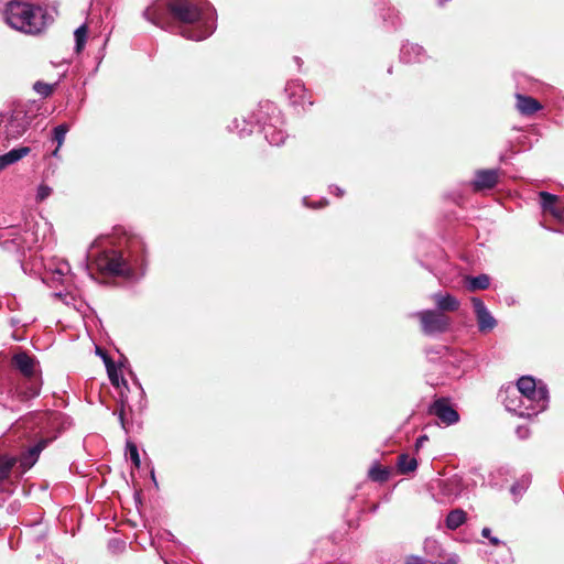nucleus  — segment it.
I'll return each instance as SVG.
<instances>
[{
    "label": "nucleus",
    "instance_id": "obj_23",
    "mask_svg": "<svg viewBox=\"0 0 564 564\" xmlns=\"http://www.w3.org/2000/svg\"><path fill=\"white\" fill-rule=\"evenodd\" d=\"M390 475V469L388 467H382L378 463H375L368 471L369 478L372 481L380 484L386 482L389 479Z\"/></svg>",
    "mask_w": 564,
    "mask_h": 564
},
{
    "label": "nucleus",
    "instance_id": "obj_4",
    "mask_svg": "<svg viewBox=\"0 0 564 564\" xmlns=\"http://www.w3.org/2000/svg\"><path fill=\"white\" fill-rule=\"evenodd\" d=\"M12 365L26 380L25 388L22 391L23 399L29 400L37 397L41 392L42 380L35 357L25 351H20L13 356Z\"/></svg>",
    "mask_w": 564,
    "mask_h": 564
},
{
    "label": "nucleus",
    "instance_id": "obj_49",
    "mask_svg": "<svg viewBox=\"0 0 564 564\" xmlns=\"http://www.w3.org/2000/svg\"><path fill=\"white\" fill-rule=\"evenodd\" d=\"M167 534H169V536H171V539H170V540H171V541H173V540H174L173 534H172L171 532H169Z\"/></svg>",
    "mask_w": 564,
    "mask_h": 564
},
{
    "label": "nucleus",
    "instance_id": "obj_27",
    "mask_svg": "<svg viewBox=\"0 0 564 564\" xmlns=\"http://www.w3.org/2000/svg\"><path fill=\"white\" fill-rule=\"evenodd\" d=\"M379 10L384 22L389 23L391 26H397L399 24V13L393 8L386 7L383 4Z\"/></svg>",
    "mask_w": 564,
    "mask_h": 564
},
{
    "label": "nucleus",
    "instance_id": "obj_35",
    "mask_svg": "<svg viewBox=\"0 0 564 564\" xmlns=\"http://www.w3.org/2000/svg\"><path fill=\"white\" fill-rule=\"evenodd\" d=\"M302 202H303L304 206H306L308 208H313V209L323 208L328 204V200L326 198H321L316 202H308V197H306V196L303 197Z\"/></svg>",
    "mask_w": 564,
    "mask_h": 564
},
{
    "label": "nucleus",
    "instance_id": "obj_28",
    "mask_svg": "<svg viewBox=\"0 0 564 564\" xmlns=\"http://www.w3.org/2000/svg\"><path fill=\"white\" fill-rule=\"evenodd\" d=\"M530 482H531V477L524 475V476L521 477V479H519L518 481H516L511 486L510 492L514 497H521L525 492V490L528 489Z\"/></svg>",
    "mask_w": 564,
    "mask_h": 564
},
{
    "label": "nucleus",
    "instance_id": "obj_29",
    "mask_svg": "<svg viewBox=\"0 0 564 564\" xmlns=\"http://www.w3.org/2000/svg\"><path fill=\"white\" fill-rule=\"evenodd\" d=\"M87 33H88V28L86 24H82L80 26H78L75 30L74 36H75L77 52H80L84 48V46L86 44V40H87Z\"/></svg>",
    "mask_w": 564,
    "mask_h": 564
},
{
    "label": "nucleus",
    "instance_id": "obj_20",
    "mask_svg": "<svg viewBox=\"0 0 564 564\" xmlns=\"http://www.w3.org/2000/svg\"><path fill=\"white\" fill-rule=\"evenodd\" d=\"M30 149L28 147H21L10 150L9 152L0 155V172L6 170L8 166L14 164L20 161L26 154H29Z\"/></svg>",
    "mask_w": 564,
    "mask_h": 564
},
{
    "label": "nucleus",
    "instance_id": "obj_30",
    "mask_svg": "<svg viewBox=\"0 0 564 564\" xmlns=\"http://www.w3.org/2000/svg\"><path fill=\"white\" fill-rule=\"evenodd\" d=\"M20 116V112L12 116L10 122H9V126H8V133L12 135V138H17L18 135L21 134L22 131L25 130V122L24 120L22 119V122H19L18 126H17V129H14V123L15 121H18V117Z\"/></svg>",
    "mask_w": 564,
    "mask_h": 564
},
{
    "label": "nucleus",
    "instance_id": "obj_16",
    "mask_svg": "<svg viewBox=\"0 0 564 564\" xmlns=\"http://www.w3.org/2000/svg\"><path fill=\"white\" fill-rule=\"evenodd\" d=\"M432 299L435 302L436 311L442 313L444 312H455L459 308V301L452 294L445 292H437L432 295Z\"/></svg>",
    "mask_w": 564,
    "mask_h": 564
},
{
    "label": "nucleus",
    "instance_id": "obj_25",
    "mask_svg": "<svg viewBox=\"0 0 564 564\" xmlns=\"http://www.w3.org/2000/svg\"><path fill=\"white\" fill-rule=\"evenodd\" d=\"M452 360H454V365H452V364L444 365L442 362V365L440 366V368L437 369L436 372H438L440 375H443V376L458 377L459 375L457 373V369L462 361V352L454 351V357L452 358Z\"/></svg>",
    "mask_w": 564,
    "mask_h": 564
},
{
    "label": "nucleus",
    "instance_id": "obj_36",
    "mask_svg": "<svg viewBox=\"0 0 564 564\" xmlns=\"http://www.w3.org/2000/svg\"><path fill=\"white\" fill-rule=\"evenodd\" d=\"M51 194H52V188H51L48 185L41 184V185L37 187V192H36V199H37L39 202H42V200H44L45 198H47Z\"/></svg>",
    "mask_w": 564,
    "mask_h": 564
},
{
    "label": "nucleus",
    "instance_id": "obj_17",
    "mask_svg": "<svg viewBox=\"0 0 564 564\" xmlns=\"http://www.w3.org/2000/svg\"><path fill=\"white\" fill-rule=\"evenodd\" d=\"M104 362L106 365L107 373L111 384L120 390L130 391V387L127 380L122 377L113 361L108 356H105Z\"/></svg>",
    "mask_w": 564,
    "mask_h": 564
},
{
    "label": "nucleus",
    "instance_id": "obj_11",
    "mask_svg": "<svg viewBox=\"0 0 564 564\" xmlns=\"http://www.w3.org/2000/svg\"><path fill=\"white\" fill-rule=\"evenodd\" d=\"M500 174L499 169L476 170L470 186L475 193L490 191L498 184Z\"/></svg>",
    "mask_w": 564,
    "mask_h": 564
},
{
    "label": "nucleus",
    "instance_id": "obj_47",
    "mask_svg": "<svg viewBox=\"0 0 564 564\" xmlns=\"http://www.w3.org/2000/svg\"><path fill=\"white\" fill-rule=\"evenodd\" d=\"M62 144H63L62 142H58V143H57V148L52 152V154H53L54 156H56V155H57L58 149H59V147H61Z\"/></svg>",
    "mask_w": 564,
    "mask_h": 564
},
{
    "label": "nucleus",
    "instance_id": "obj_40",
    "mask_svg": "<svg viewBox=\"0 0 564 564\" xmlns=\"http://www.w3.org/2000/svg\"><path fill=\"white\" fill-rule=\"evenodd\" d=\"M429 441V437L427 435L423 434V435H420L416 440H415V444H414V449L416 452H419L423 446L424 444Z\"/></svg>",
    "mask_w": 564,
    "mask_h": 564
},
{
    "label": "nucleus",
    "instance_id": "obj_19",
    "mask_svg": "<svg viewBox=\"0 0 564 564\" xmlns=\"http://www.w3.org/2000/svg\"><path fill=\"white\" fill-rule=\"evenodd\" d=\"M47 444L48 440H41L31 446L26 453L22 455L21 465L24 468H31L37 462L41 452L46 447Z\"/></svg>",
    "mask_w": 564,
    "mask_h": 564
},
{
    "label": "nucleus",
    "instance_id": "obj_6",
    "mask_svg": "<svg viewBox=\"0 0 564 564\" xmlns=\"http://www.w3.org/2000/svg\"><path fill=\"white\" fill-rule=\"evenodd\" d=\"M508 389H519L521 395L530 397L535 405V411H545L549 406L550 395L546 384L536 383L531 376H522L518 379L516 386H509Z\"/></svg>",
    "mask_w": 564,
    "mask_h": 564
},
{
    "label": "nucleus",
    "instance_id": "obj_10",
    "mask_svg": "<svg viewBox=\"0 0 564 564\" xmlns=\"http://www.w3.org/2000/svg\"><path fill=\"white\" fill-rule=\"evenodd\" d=\"M429 413L437 417L445 426L459 422V414L446 398L435 399L429 406Z\"/></svg>",
    "mask_w": 564,
    "mask_h": 564
},
{
    "label": "nucleus",
    "instance_id": "obj_3",
    "mask_svg": "<svg viewBox=\"0 0 564 564\" xmlns=\"http://www.w3.org/2000/svg\"><path fill=\"white\" fill-rule=\"evenodd\" d=\"M4 21L25 34H39L47 26V12L41 6L19 0H0Z\"/></svg>",
    "mask_w": 564,
    "mask_h": 564
},
{
    "label": "nucleus",
    "instance_id": "obj_41",
    "mask_svg": "<svg viewBox=\"0 0 564 564\" xmlns=\"http://www.w3.org/2000/svg\"><path fill=\"white\" fill-rule=\"evenodd\" d=\"M405 564H434L419 556H411Z\"/></svg>",
    "mask_w": 564,
    "mask_h": 564
},
{
    "label": "nucleus",
    "instance_id": "obj_48",
    "mask_svg": "<svg viewBox=\"0 0 564 564\" xmlns=\"http://www.w3.org/2000/svg\"><path fill=\"white\" fill-rule=\"evenodd\" d=\"M97 354L104 359L107 354L102 352L99 348H97Z\"/></svg>",
    "mask_w": 564,
    "mask_h": 564
},
{
    "label": "nucleus",
    "instance_id": "obj_32",
    "mask_svg": "<svg viewBox=\"0 0 564 564\" xmlns=\"http://www.w3.org/2000/svg\"><path fill=\"white\" fill-rule=\"evenodd\" d=\"M68 130H69V126L67 123H62V124L56 126L52 130L51 141H64Z\"/></svg>",
    "mask_w": 564,
    "mask_h": 564
},
{
    "label": "nucleus",
    "instance_id": "obj_26",
    "mask_svg": "<svg viewBox=\"0 0 564 564\" xmlns=\"http://www.w3.org/2000/svg\"><path fill=\"white\" fill-rule=\"evenodd\" d=\"M490 285L489 275L481 273L476 276H469L467 279V286L471 291L476 290H487Z\"/></svg>",
    "mask_w": 564,
    "mask_h": 564
},
{
    "label": "nucleus",
    "instance_id": "obj_13",
    "mask_svg": "<svg viewBox=\"0 0 564 564\" xmlns=\"http://www.w3.org/2000/svg\"><path fill=\"white\" fill-rule=\"evenodd\" d=\"M285 93L290 104L294 107L305 109L307 106L314 104L312 95L306 90L303 83L300 80H292L286 84Z\"/></svg>",
    "mask_w": 564,
    "mask_h": 564
},
{
    "label": "nucleus",
    "instance_id": "obj_45",
    "mask_svg": "<svg viewBox=\"0 0 564 564\" xmlns=\"http://www.w3.org/2000/svg\"><path fill=\"white\" fill-rule=\"evenodd\" d=\"M151 478L154 482L155 486H158V481H156V478H155V473H154V468L151 469Z\"/></svg>",
    "mask_w": 564,
    "mask_h": 564
},
{
    "label": "nucleus",
    "instance_id": "obj_44",
    "mask_svg": "<svg viewBox=\"0 0 564 564\" xmlns=\"http://www.w3.org/2000/svg\"><path fill=\"white\" fill-rule=\"evenodd\" d=\"M68 271H69V267H68V264H67V263H66V264H64L63 267L58 268V270H57V272H58L59 274H65V273H66V272H68Z\"/></svg>",
    "mask_w": 564,
    "mask_h": 564
},
{
    "label": "nucleus",
    "instance_id": "obj_24",
    "mask_svg": "<svg viewBox=\"0 0 564 564\" xmlns=\"http://www.w3.org/2000/svg\"><path fill=\"white\" fill-rule=\"evenodd\" d=\"M398 468L400 474L406 475L414 471L417 468V460L414 457H410L408 454H401L398 457Z\"/></svg>",
    "mask_w": 564,
    "mask_h": 564
},
{
    "label": "nucleus",
    "instance_id": "obj_31",
    "mask_svg": "<svg viewBox=\"0 0 564 564\" xmlns=\"http://www.w3.org/2000/svg\"><path fill=\"white\" fill-rule=\"evenodd\" d=\"M126 451L129 454L132 464L137 468H139L141 466V459H140V455H139V451H138L137 445L133 442H131V441H127V443H126Z\"/></svg>",
    "mask_w": 564,
    "mask_h": 564
},
{
    "label": "nucleus",
    "instance_id": "obj_37",
    "mask_svg": "<svg viewBox=\"0 0 564 564\" xmlns=\"http://www.w3.org/2000/svg\"><path fill=\"white\" fill-rule=\"evenodd\" d=\"M481 535L489 540L490 544L497 546L502 544V541L498 539L497 536L491 535V530L489 528H484L481 530Z\"/></svg>",
    "mask_w": 564,
    "mask_h": 564
},
{
    "label": "nucleus",
    "instance_id": "obj_43",
    "mask_svg": "<svg viewBox=\"0 0 564 564\" xmlns=\"http://www.w3.org/2000/svg\"><path fill=\"white\" fill-rule=\"evenodd\" d=\"M45 417H47V420L57 421L61 417V414L57 412H52V413L45 414Z\"/></svg>",
    "mask_w": 564,
    "mask_h": 564
},
{
    "label": "nucleus",
    "instance_id": "obj_2",
    "mask_svg": "<svg viewBox=\"0 0 564 564\" xmlns=\"http://www.w3.org/2000/svg\"><path fill=\"white\" fill-rule=\"evenodd\" d=\"M147 247L139 236L124 238V248L106 249L95 260L97 269L108 275L132 279L138 271L143 274Z\"/></svg>",
    "mask_w": 564,
    "mask_h": 564
},
{
    "label": "nucleus",
    "instance_id": "obj_39",
    "mask_svg": "<svg viewBox=\"0 0 564 564\" xmlns=\"http://www.w3.org/2000/svg\"><path fill=\"white\" fill-rule=\"evenodd\" d=\"M516 434L518 436L519 440H527L531 432H530V429L525 425H519L517 429H516Z\"/></svg>",
    "mask_w": 564,
    "mask_h": 564
},
{
    "label": "nucleus",
    "instance_id": "obj_14",
    "mask_svg": "<svg viewBox=\"0 0 564 564\" xmlns=\"http://www.w3.org/2000/svg\"><path fill=\"white\" fill-rule=\"evenodd\" d=\"M539 199L544 213H550L556 219H564V203L558 196L543 191L539 193Z\"/></svg>",
    "mask_w": 564,
    "mask_h": 564
},
{
    "label": "nucleus",
    "instance_id": "obj_1",
    "mask_svg": "<svg viewBox=\"0 0 564 564\" xmlns=\"http://www.w3.org/2000/svg\"><path fill=\"white\" fill-rule=\"evenodd\" d=\"M147 20L163 28L169 14L180 23V34L188 40L202 41L212 35L216 29L215 12L192 0H162L144 11Z\"/></svg>",
    "mask_w": 564,
    "mask_h": 564
},
{
    "label": "nucleus",
    "instance_id": "obj_34",
    "mask_svg": "<svg viewBox=\"0 0 564 564\" xmlns=\"http://www.w3.org/2000/svg\"><path fill=\"white\" fill-rule=\"evenodd\" d=\"M33 89L42 97H48L53 91V86L43 82H36Z\"/></svg>",
    "mask_w": 564,
    "mask_h": 564
},
{
    "label": "nucleus",
    "instance_id": "obj_18",
    "mask_svg": "<svg viewBox=\"0 0 564 564\" xmlns=\"http://www.w3.org/2000/svg\"><path fill=\"white\" fill-rule=\"evenodd\" d=\"M424 57V50L417 44L406 43L403 44L400 51V58L404 63L422 62Z\"/></svg>",
    "mask_w": 564,
    "mask_h": 564
},
{
    "label": "nucleus",
    "instance_id": "obj_42",
    "mask_svg": "<svg viewBox=\"0 0 564 564\" xmlns=\"http://www.w3.org/2000/svg\"><path fill=\"white\" fill-rule=\"evenodd\" d=\"M329 193L337 196V197H341L344 195V189L340 188L339 186L337 185H329Z\"/></svg>",
    "mask_w": 564,
    "mask_h": 564
},
{
    "label": "nucleus",
    "instance_id": "obj_7",
    "mask_svg": "<svg viewBox=\"0 0 564 564\" xmlns=\"http://www.w3.org/2000/svg\"><path fill=\"white\" fill-rule=\"evenodd\" d=\"M412 316L420 321L421 330L426 336H437L446 333L452 323V319L445 313L436 310L417 311Z\"/></svg>",
    "mask_w": 564,
    "mask_h": 564
},
{
    "label": "nucleus",
    "instance_id": "obj_38",
    "mask_svg": "<svg viewBox=\"0 0 564 564\" xmlns=\"http://www.w3.org/2000/svg\"><path fill=\"white\" fill-rule=\"evenodd\" d=\"M126 411H128V409L120 405V411L118 413V419H119L121 429L124 431L126 434H128L129 433V429L127 426V422H126V419H124Z\"/></svg>",
    "mask_w": 564,
    "mask_h": 564
},
{
    "label": "nucleus",
    "instance_id": "obj_5",
    "mask_svg": "<svg viewBox=\"0 0 564 564\" xmlns=\"http://www.w3.org/2000/svg\"><path fill=\"white\" fill-rule=\"evenodd\" d=\"M499 399L503 403L506 410L520 417H532L542 411H535V405L530 397L521 395L519 389H501Z\"/></svg>",
    "mask_w": 564,
    "mask_h": 564
},
{
    "label": "nucleus",
    "instance_id": "obj_46",
    "mask_svg": "<svg viewBox=\"0 0 564 564\" xmlns=\"http://www.w3.org/2000/svg\"><path fill=\"white\" fill-rule=\"evenodd\" d=\"M506 303H507L508 305H512V304H514V303H516V300H514L513 297H506Z\"/></svg>",
    "mask_w": 564,
    "mask_h": 564
},
{
    "label": "nucleus",
    "instance_id": "obj_9",
    "mask_svg": "<svg viewBox=\"0 0 564 564\" xmlns=\"http://www.w3.org/2000/svg\"><path fill=\"white\" fill-rule=\"evenodd\" d=\"M133 377H135L133 375ZM120 405L127 408L130 413H142L147 408L145 392L137 378H133V387L130 391L120 390Z\"/></svg>",
    "mask_w": 564,
    "mask_h": 564
},
{
    "label": "nucleus",
    "instance_id": "obj_8",
    "mask_svg": "<svg viewBox=\"0 0 564 564\" xmlns=\"http://www.w3.org/2000/svg\"><path fill=\"white\" fill-rule=\"evenodd\" d=\"M281 123L280 119L274 118V122H258L256 126H252L250 129L243 127L238 132L239 138H246L248 135H253L254 139L263 140V141H284L288 137L285 131L278 126Z\"/></svg>",
    "mask_w": 564,
    "mask_h": 564
},
{
    "label": "nucleus",
    "instance_id": "obj_22",
    "mask_svg": "<svg viewBox=\"0 0 564 564\" xmlns=\"http://www.w3.org/2000/svg\"><path fill=\"white\" fill-rule=\"evenodd\" d=\"M466 521V512L463 509H454L448 512L445 525L449 530H456Z\"/></svg>",
    "mask_w": 564,
    "mask_h": 564
},
{
    "label": "nucleus",
    "instance_id": "obj_12",
    "mask_svg": "<svg viewBox=\"0 0 564 564\" xmlns=\"http://www.w3.org/2000/svg\"><path fill=\"white\" fill-rule=\"evenodd\" d=\"M471 304L478 330L482 334L494 330L497 327L498 322L486 306L485 302L479 297H473Z\"/></svg>",
    "mask_w": 564,
    "mask_h": 564
},
{
    "label": "nucleus",
    "instance_id": "obj_33",
    "mask_svg": "<svg viewBox=\"0 0 564 564\" xmlns=\"http://www.w3.org/2000/svg\"><path fill=\"white\" fill-rule=\"evenodd\" d=\"M455 481L445 479V480H438V487L443 491V494L446 497H457L458 492L454 491Z\"/></svg>",
    "mask_w": 564,
    "mask_h": 564
},
{
    "label": "nucleus",
    "instance_id": "obj_21",
    "mask_svg": "<svg viewBox=\"0 0 564 564\" xmlns=\"http://www.w3.org/2000/svg\"><path fill=\"white\" fill-rule=\"evenodd\" d=\"M517 108L522 115L530 116L540 110L541 105L536 99L532 97L518 94Z\"/></svg>",
    "mask_w": 564,
    "mask_h": 564
},
{
    "label": "nucleus",
    "instance_id": "obj_15",
    "mask_svg": "<svg viewBox=\"0 0 564 564\" xmlns=\"http://www.w3.org/2000/svg\"><path fill=\"white\" fill-rule=\"evenodd\" d=\"M425 356L429 362L435 366V371L440 368L442 362L445 365H454V350L444 345L425 348Z\"/></svg>",
    "mask_w": 564,
    "mask_h": 564
}]
</instances>
